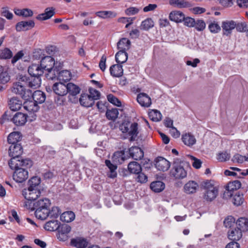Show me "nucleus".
<instances>
[{
	"label": "nucleus",
	"instance_id": "obj_28",
	"mask_svg": "<svg viewBox=\"0 0 248 248\" xmlns=\"http://www.w3.org/2000/svg\"><path fill=\"white\" fill-rule=\"evenodd\" d=\"M199 186L194 181H189L186 183L184 187V191L187 194H192L196 192Z\"/></svg>",
	"mask_w": 248,
	"mask_h": 248
},
{
	"label": "nucleus",
	"instance_id": "obj_2",
	"mask_svg": "<svg viewBox=\"0 0 248 248\" xmlns=\"http://www.w3.org/2000/svg\"><path fill=\"white\" fill-rule=\"evenodd\" d=\"M23 162L19 165H16L15 167H10L15 171L13 175V179L17 183H22L28 178V169L30 168L32 165V162L31 160V165L24 166Z\"/></svg>",
	"mask_w": 248,
	"mask_h": 248
},
{
	"label": "nucleus",
	"instance_id": "obj_26",
	"mask_svg": "<svg viewBox=\"0 0 248 248\" xmlns=\"http://www.w3.org/2000/svg\"><path fill=\"white\" fill-rule=\"evenodd\" d=\"M110 74L113 77H120L123 76L124 70L121 64H113L110 67Z\"/></svg>",
	"mask_w": 248,
	"mask_h": 248
},
{
	"label": "nucleus",
	"instance_id": "obj_49",
	"mask_svg": "<svg viewBox=\"0 0 248 248\" xmlns=\"http://www.w3.org/2000/svg\"><path fill=\"white\" fill-rule=\"evenodd\" d=\"M149 116L154 122L160 121L162 119V114L160 112L156 109H153L149 112Z\"/></svg>",
	"mask_w": 248,
	"mask_h": 248
},
{
	"label": "nucleus",
	"instance_id": "obj_60",
	"mask_svg": "<svg viewBox=\"0 0 248 248\" xmlns=\"http://www.w3.org/2000/svg\"><path fill=\"white\" fill-rule=\"evenodd\" d=\"M210 31L212 33H217L221 30L219 25L215 22L210 23L208 26Z\"/></svg>",
	"mask_w": 248,
	"mask_h": 248
},
{
	"label": "nucleus",
	"instance_id": "obj_30",
	"mask_svg": "<svg viewBox=\"0 0 248 248\" xmlns=\"http://www.w3.org/2000/svg\"><path fill=\"white\" fill-rule=\"evenodd\" d=\"M21 139V135L19 132H13L8 136L7 141L11 145L19 144L18 142Z\"/></svg>",
	"mask_w": 248,
	"mask_h": 248
},
{
	"label": "nucleus",
	"instance_id": "obj_14",
	"mask_svg": "<svg viewBox=\"0 0 248 248\" xmlns=\"http://www.w3.org/2000/svg\"><path fill=\"white\" fill-rule=\"evenodd\" d=\"M40 64L44 72L55 66L54 60L51 56H46L43 58Z\"/></svg>",
	"mask_w": 248,
	"mask_h": 248
},
{
	"label": "nucleus",
	"instance_id": "obj_62",
	"mask_svg": "<svg viewBox=\"0 0 248 248\" xmlns=\"http://www.w3.org/2000/svg\"><path fill=\"white\" fill-rule=\"evenodd\" d=\"M189 158L193 161L192 166L195 169H198L201 168L202 165V161L201 160L197 159L195 157L192 155H188Z\"/></svg>",
	"mask_w": 248,
	"mask_h": 248
},
{
	"label": "nucleus",
	"instance_id": "obj_29",
	"mask_svg": "<svg viewBox=\"0 0 248 248\" xmlns=\"http://www.w3.org/2000/svg\"><path fill=\"white\" fill-rule=\"evenodd\" d=\"M31 97L33 100L38 104L44 103L46 100V96L44 92L40 90H37L35 91L33 93H31Z\"/></svg>",
	"mask_w": 248,
	"mask_h": 248
},
{
	"label": "nucleus",
	"instance_id": "obj_59",
	"mask_svg": "<svg viewBox=\"0 0 248 248\" xmlns=\"http://www.w3.org/2000/svg\"><path fill=\"white\" fill-rule=\"evenodd\" d=\"M107 99L110 103L117 107H120L121 106V101L112 94L108 95Z\"/></svg>",
	"mask_w": 248,
	"mask_h": 248
},
{
	"label": "nucleus",
	"instance_id": "obj_58",
	"mask_svg": "<svg viewBox=\"0 0 248 248\" xmlns=\"http://www.w3.org/2000/svg\"><path fill=\"white\" fill-rule=\"evenodd\" d=\"M205 27V23L203 20L197 19L195 20V24L194 27H195L198 31H202L204 30Z\"/></svg>",
	"mask_w": 248,
	"mask_h": 248
},
{
	"label": "nucleus",
	"instance_id": "obj_23",
	"mask_svg": "<svg viewBox=\"0 0 248 248\" xmlns=\"http://www.w3.org/2000/svg\"><path fill=\"white\" fill-rule=\"evenodd\" d=\"M55 13V8L48 7L45 9L44 13L38 15L36 18L39 20H46L50 18Z\"/></svg>",
	"mask_w": 248,
	"mask_h": 248
},
{
	"label": "nucleus",
	"instance_id": "obj_53",
	"mask_svg": "<svg viewBox=\"0 0 248 248\" xmlns=\"http://www.w3.org/2000/svg\"><path fill=\"white\" fill-rule=\"evenodd\" d=\"M235 25L236 27H235V28H236L237 31L241 32H246V34L248 33V26L246 22H243L241 23H236L235 22Z\"/></svg>",
	"mask_w": 248,
	"mask_h": 248
},
{
	"label": "nucleus",
	"instance_id": "obj_37",
	"mask_svg": "<svg viewBox=\"0 0 248 248\" xmlns=\"http://www.w3.org/2000/svg\"><path fill=\"white\" fill-rule=\"evenodd\" d=\"M41 179L37 176H34L31 178L28 182V188H33L34 189H41L40 185Z\"/></svg>",
	"mask_w": 248,
	"mask_h": 248
},
{
	"label": "nucleus",
	"instance_id": "obj_50",
	"mask_svg": "<svg viewBox=\"0 0 248 248\" xmlns=\"http://www.w3.org/2000/svg\"><path fill=\"white\" fill-rule=\"evenodd\" d=\"M233 203L237 206L241 205L244 201L243 194L240 192H236L233 194Z\"/></svg>",
	"mask_w": 248,
	"mask_h": 248
},
{
	"label": "nucleus",
	"instance_id": "obj_52",
	"mask_svg": "<svg viewBox=\"0 0 248 248\" xmlns=\"http://www.w3.org/2000/svg\"><path fill=\"white\" fill-rule=\"evenodd\" d=\"M12 52L8 48H5L0 51V59H9L12 57Z\"/></svg>",
	"mask_w": 248,
	"mask_h": 248
},
{
	"label": "nucleus",
	"instance_id": "obj_47",
	"mask_svg": "<svg viewBox=\"0 0 248 248\" xmlns=\"http://www.w3.org/2000/svg\"><path fill=\"white\" fill-rule=\"evenodd\" d=\"M154 26V22L152 19L151 18H147L141 22L140 28L142 30L148 31Z\"/></svg>",
	"mask_w": 248,
	"mask_h": 248
},
{
	"label": "nucleus",
	"instance_id": "obj_10",
	"mask_svg": "<svg viewBox=\"0 0 248 248\" xmlns=\"http://www.w3.org/2000/svg\"><path fill=\"white\" fill-rule=\"evenodd\" d=\"M241 186V182L238 180H235L230 182L226 186V191L224 193V196L228 197H232L233 192L240 188Z\"/></svg>",
	"mask_w": 248,
	"mask_h": 248
},
{
	"label": "nucleus",
	"instance_id": "obj_38",
	"mask_svg": "<svg viewBox=\"0 0 248 248\" xmlns=\"http://www.w3.org/2000/svg\"><path fill=\"white\" fill-rule=\"evenodd\" d=\"M57 79L60 82L61 81L66 82L71 79V73L68 70H62L59 68V72L57 73Z\"/></svg>",
	"mask_w": 248,
	"mask_h": 248
},
{
	"label": "nucleus",
	"instance_id": "obj_55",
	"mask_svg": "<svg viewBox=\"0 0 248 248\" xmlns=\"http://www.w3.org/2000/svg\"><path fill=\"white\" fill-rule=\"evenodd\" d=\"M235 218L233 217L229 216L225 219L224 225L225 227L229 228V229L234 227L233 226L235 225Z\"/></svg>",
	"mask_w": 248,
	"mask_h": 248
},
{
	"label": "nucleus",
	"instance_id": "obj_8",
	"mask_svg": "<svg viewBox=\"0 0 248 248\" xmlns=\"http://www.w3.org/2000/svg\"><path fill=\"white\" fill-rule=\"evenodd\" d=\"M41 190L33 188H25L22 190V194L27 200L35 201L40 196Z\"/></svg>",
	"mask_w": 248,
	"mask_h": 248
},
{
	"label": "nucleus",
	"instance_id": "obj_18",
	"mask_svg": "<svg viewBox=\"0 0 248 248\" xmlns=\"http://www.w3.org/2000/svg\"><path fill=\"white\" fill-rule=\"evenodd\" d=\"M137 100L138 103L144 107H149L152 103L151 98L145 93H139L137 96Z\"/></svg>",
	"mask_w": 248,
	"mask_h": 248
},
{
	"label": "nucleus",
	"instance_id": "obj_42",
	"mask_svg": "<svg viewBox=\"0 0 248 248\" xmlns=\"http://www.w3.org/2000/svg\"><path fill=\"white\" fill-rule=\"evenodd\" d=\"M105 164L109 169V173L108 176L111 178H115L117 176V172L116 171L117 166L116 164H112L109 160H105Z\"/></svg>",
	"mask_w": 248,
	"mask_h": 248
},
{
	"label": "nucleus",
	"instance_id": "obj_57",
	"mask_svg": "<svg viewBox=\"0 0 248 248\" xmlns=\"http://www.w3.org/2000/svg\"><path fill=\"white\" fill-rule=\"evenodd\" d=\"M231 157L230 154L227 151H223L221 153H218L217 155V159L221 162L226 161L229 160Z\"/></svg>",
	"mask_w": 248,
	"mask_h": 248
},
{
	"label": "nucleus",
	"instance_id": "obj_44",
	"mask_svg": "<svg viewBox=\"0 0 248 248\" xmlns=\"http://www.w3.org/2000/svg\"><path fill=\"white\" fill-rule=\"evenodd\" d=\"M35 217L41 220H45L49 216V208L36 209L35 211Z\"/></svg>",
	"mask_w": 248,
	"mask_h": 248
},
{
	"label": "nucleus",
	"instance_id": "obj_25",
	"mask_svg": "<svg viewBox=\"0 0 248 248\" xmlns=\"http://www.w3.org/2000/svg\"><path fill=\"white\" fill-rule=\"evenodd\" d=\"M50 201L46 198L41 199L33 203V210L43 209L45 208H49L50 206Z\"/></svg>",
	"mask_w": 248,
	"mask_h": 248
},
{
	"label": "nucleus",
	"instance_id": "obj_15",
	"mask_svg": "<svg viewBox=\"0 0 248 248\" xmlns=\"http://www.w3.org/2000/svg\"><path fill=\"white\" fill-rule=\"evenodd\" d=\"M35 26L33 20L22 21L16 23V31L18 32L29 30Z\"/></svg>",
	"mask_w": 248,
	"mask_h": 248
},
{
	"label": "nucleus",
	"instance_id": "obj_16",
	"mask_svg": "<svg viewBox=\"0 0 248 248\" xmlns=\"http://www.w3.org/2000/svg\"><path fill=\"white\" fill-rule=\"evenodd\" d=\"M66 85L62 82H56L52 86L54 93L59 96H64L67 93Z\"/></svg>",
	"mask_w": 248,
	"mask_h": 248
},
{
	"label": "nucleus",
	"instance_id": "obj_17",
	"mask_svg": "<svg viewBox=\"0 0 248 248\" xmlns=\"http://www.w3.org/2000/svg\"><path fill=\"white\" fill-rule=\"evenodd\" d=\"M28 73L30 76L40 77L44 73L40 64L33 63L28 67Z\"/></svg>",
	"mask_w": 248,
	"mask_h": 248
},
{
	"label": "nucleus",
	"instance_id": "obj_3",
	"mask_svg": "<svg viewBox=\"0 0 248 248\" xmlns=\"http://www.w3.org/2000/svg\"><path fill=\"white\" fill-rule=\"evenodd\" d=\"M204 192L203 199L208 202L213 201L218 194V189L210 182L206 181L202 185Z\"/></svg>",
	"mask_w": 248,
	"mask_h": 248
},
{
	"label": "nucleus",
	"instance_id": "obj_39",
	"mask_svg": "<svg viewBox=\"0 0 248 248\" xmlns=\"http://www.w3.org/2000/svg\"><path fill=\"white\" fill-rule=\"evenodd\" d=\"M182 140L184 143L188 146L194 145L196 141L194 136L190 133H186L182 136Z\"/></svg>",
	"mask_w": 248,
	"mask_h": 248
},
{
	"label": "nucleus",
	"instance_id": "obj_12",
	"mask_svg": "<svg viewBox=\"0 0 248 248\" xmlns=\"http://www.w3.org/2000/svg\"><path fill=\"white\" fill-rule=\"evenodd\" d=\"M229 239L232 241H239L242 237V232L236 226L229 229L227 232Z\"/></svg>",
	"mask_w": 248,
	"mask_h": 248
},
{
	"label": "nucleus",
	"instance_id": "obj_4",
	"mask_svg": "<svg viewBox=\"0 0 248 248\" xmlns=\"http://www.w3.org/2000/svg\"><path fill=\"white\" fill-rule=\"evenodd\" d=\"M138 125V124L136 123L132 124L130 122L124 123L120 126V128L122 132L128 133L130 136L129 140L133 141L136 140L139 133Z\"/></svg>",
	"mask_w": 248,
	"mask_h": 248
},
{
	"label": "nucleus",
	"instance_id": "obj_21",
	"mask_svg": "<svg viewBox=\"0 0 248 248\" xmlns=\"http://www.w3.org/2000/svg\"><path fill=\"white\" fill-rule=\"evenodd\" d=\"M130 156L135 160H140L144 156V153L140 147L134 146L129 149Z\"/></svg>",
	"mask_w": 248,
	"mask_h": 248
},
{
	"label": "nucleus",
	"instance_id": "obj_9",
	"mask_svg": "<svg viewBox=\"0 0 248 248\" xmlns=\"http://www.w3.org/2000/svg\"><path fill=\"white\" fill-rule=\"evenodd\" d=\"M58 230L57 238L60 241L64 242L68 239V234L70 232L71 228L69 225L63 224L60 226Z\"/></svg>",
	"mask_w": 248,
	"mask_h": 248
},
{
	"label": "nucleus",
	"instance_id": "obj_7",
	"mask_svg": "<svg viewBox=\"0 0 248 248\" xmlns=\"http://www.w3.org/2000/svg\"><path fill=\"white\" fill-rule=\"evenodd\" d=\"M20 80L24 82L28 87L34 89L39 88L41 84V79L39 77L23 76L20 78Z\"/></svg>",
	"mask_w": 248,
	"mask_h": 248
},
{
	"label": "nucleus",
	"instance_id": "obj_36",
	"mask_svg": "<svg viewBox=\"0 0 248 248\" xmlns=\"http://www.w3.org/2000/svg\"><path fill=\"white\" fill-rule=\"evenodd\" d=\"M184 14L180 11H174L170 12L169 18L170 20L175 22H181L184 19Z\"/></svg>",
	"mask_w": 248,
	"mask_h": 248
},
{
	"label": "nucleus",
	"instance_id": "obj_33",
	"mask_svg": "<svg viewBox=\"0 0 248 248\" xmlns=\"http://www.w3.org/2000/svg\"><path fill=\"white\" fill-rule=\"evenodd\" d=\"M126 159L124 151H120L114 153L112 160L114 163L117 164H122Z\"/></svg>",
	"mask_w": 248,
	"mask_h": 248
},
{
	"label": "nucleus",
	"instance_id": "obj_41",
	"mask_svg": "<svg viewBox=\"0 0 248 248\" xmlns=\"http://www.w3.org/2000/svg\"><path fill=\"white\" fill-rule=\"evenodd\" d=\"M66 88L67 93H68L72 96L77 95L80 91V89L78 86L71 82L66 84Z\"/></svg>",
	"mask_w": 248,
	"mask_h": 248
},
{
	"label": "nucleus",
	"instance_id": "obj_64",
	"mask_svg": "<svg viewBox=\"0 0 248 248\" xmlns=\"http://www.w3.org/2000/svg\"><path fill=\"white\" fill-rule=\"evenodd\" d=\"M89 95L93 99H94V100H97L99 98L100 93L97 90L93 88H90L89 89Z\"/></svg>",
	"mask_w": 248,
	"mask_h": 248
},
{
	"label": "nucleus",
	"instance_id": "obj_24",
	"mask_svg": "<svg viewBox=\"0 0 248 248\" xmlns=\"http://www.w3.org/2000/svg\"><path fill=\"white\" fill-rule=\"evenodd\" d=\"M26 101L23 104L24 108L29 112H37L39 108L38 104L34 101L25 100Z\"/></svg>",
	"mask_w": 248,
	"mask_h": 248
},
{
	"label": "nucleus",
	"instance_id": "obj_56",
	"mask_svg": "<svg viewBox=\"0 0 248 248\" xmlns=\"http://www.w3.org/2000/svg\"><path fill=\"white\" fill-rule=\"evenodd\" d=\"M96 15L101 18H108L115 17L116 13L111 11H100L96 13Z\"/></svg>",
	"mask_w": 248,
	"mask_h": 248
},
{
	"label": "nucleus",
	"instance_id": "obj_5",
	"mask_svg": "<svg viewBox=\"0 0 248 248\" xmlns=\"http://www.w3.org/2000/svg\"><path fill=\"white\" fill-rule=\"evenodd\" d=\"M182 163L177 159L173 163L170 174L175 179H182L187 176V171L184 169Z\"/></svg>",
	"mask_w": 248,
	"mask_h": 248
},
{
	"label": "nucleus",
	"instance_id": "obj_32",
	"mask_svg": "<svg viewBox=\"0 0 248 248\" xmlns=\"http://www.w3.org/2000/svg\"><path fill=\"white\" fill-rule=\"evenodd\" d=\"M235 225L242 232H247L248 231V219L240 217L237 220Z\"/></svg>",
	"mask_w": 248,
	"mask_h": 248
},
{
	"label": "nucleus",
	"instance_id": "obj_22",
	"mask_svg": "<svg viewBox=\"0 0 248 248\" xmlns=\"http://www.w3.org/2000/svg\"><path fill=\"white\" fill-rule=\"evenodd\" d=\"M27 116L21 112H16L14 116L12 121L16 125H23L27 122Z\"/></svg>",
	"mask_w": 248,
	"mask_h": 248
},
{
	"label": "nucleus",
	"instance_id": "obj_43",
	"mask_svg": "<svg viewBox=\"0 0 248 248\" xmlns=\"http://www.w3.org/2000/svg\"><path fill=\"white\" fill-rule=\"evenodd\" d=\"M165 184L162 181H157L152 182L150 185L151 189L155 192L158 193L165 188Z\"/></svg>",
	"mask_w": 248,
	"mask_h": 248
},
{
	"label": "nucleus",
	"instance_id": "obj_40",
	"mask_svg": "<svg viewBox=\"0 0 248 248\" xmlns=\"http://www.w3.org/2000/svg\"><path fill=\"white\" fill-rule=\"evenodd\" d=\"M128 171L131 173L138 174L141 171V165L136 161H132L128 165Z\"/></svg>",
	"mask_w": 248,
	"mask_h": 248
},
{
	"label": "nucleus",
	"instance_id": "obj_51",
	"mask_svg": "<svg viewBox=\"0 0 248 248\" xmlns=\"http://www.w3.org/2000/svg\"><path fill=\"white\" fill-rule=\"evenodd\" d=\"M119 112L117 108H112L111 110H108L106 115L108 120L114 121L117 117Z\"/></svg>",
	"mask_w": 248,
	"mask_h": 248
},
{
	"label": "nucleus",
	"instance_id": "obj_6",
	"mask_svg": "<svg viewBox=\"0 0 248 248\" xmlns=\"http://www.w3.org/2000/svg\"><path fill=\"white\" fill-rule=\"evenodd\" d=\"M12 92L20 95L24 100L31 99V91L29 89H26L24 86L19 82L14 84L12 88Z\"/></svg>",
	"mask_w": 248,
	"mask_h": 248
},
{
	"label": "nucleus",
	"instance_id": "obj_48",
	"mask_svg": "<svg viewBox=\"0 0 248 248\" xmlns=\"http://www.w3.org/2000/svg\"><path fill=\"white\" fill-rule=\"evenodd\" d=\"M46 71H47V73L46 74V77L47 79L51 80H54L56 78L57 79V73L59 72V68L56 66L50 70H46Z\"/></svg>",
	"mask_w": 248,
	"mask_h": 248
},
{
	"label": "nucleus",
	"instance_id": "obj_31",
	"mask_svg": "<svg viewBox=\"0 0 248 248\" xmlns=\"http://www.w3.org/2000/svg\"><path fill=\"white\" fill-rule=\"evenodd\" d=\"M60 226V222L57 220L49 221L46 223L44 228L48 231L53 232L57 230Z\"/></svg>",
	"mask_w": 248,
	"mask_h": 248
},
{
	"label": "nucleus",
	"instance_id": "obj_20",
	"mask_svg": "<svg viewBox=\"0 0 248 248\" xmlns=\"http://www.w3.org/2000/svg\"><path fill=\"white\" fill-rule=\"evenodd\" d=\"M8 105L12 110L15 111L21 108L22 102L17 97L14 96L9 100Z\"/></svg>",
	"mask_w": 248,
	"mask_h": 248
},
{
	"label": "nucleus",
	"instance_id": "obj_11",
	"mask_svg": "<svg viewBox=\"0 0 248 248\" xmlns=\"http://www.w3.org/2000/svg\"><path fill=\"white\" fill-rule=\"evenodd\" d=\"M170 162L163 157L159 156L155 160V168L159 170L167 171L170 168Z\"/></svg>",
	"mask_w": 248,
	"mask_h": 248
},
{
	"label": "nucleus",
	"instance_id": "obj_1",
	"mask_svg": "<svg viewBox=\"0 0 248 248\" xmlns=\"http://www.w3.org/2000/svg\"><path fill=\"white\" fill-rule=\"evenodd\" d=\"M23 152L20 144L11 145L9 149V155L12 158L8 162L9 167H15L16 165H20L23 162L24 166L31 165V160L28 158L23 159L20 155Z\"/></svg>",
	"mask_w": 248,
	"mask_h": 248
},
{
	"label": "nucleus",
	"instance_id": "obj_13",
	"mask_svg": "<svg viewBox=\"0 0 248 248\" xmlns=\"http://www.w3.org/2000/svg\"><path fill=\"white\" fill-rule=\"evenodd\" d=\"M223 34L229 36L232 34V30L236 27L235 22L233 20H226L223 21L221 25Z\"/></svg>",
	"mask_w": 248,
	"mask_h": 248
},
{
	"label": "nucleus",
	"instance_id": "obj_61",
	"mask_svg": "<svg viewBox=\"0 0 248 248\" xmlns=\"http://www.w3.org/2000/svg\"><path fill=\"white\" fill-rule=\"evenodd\" d=\"M60 213V210L57 207H53L51 210H49V216L50 218H56Z\"/></svg>",
	"mask_w": 248,
	"mask_h": 248
},
{
	"label": "nucleus",
	"instance_id": "obj_45",
	"mask_svg": "<svg viewBox=\"0 0 248 248\" xmlns=\"http://www.w3.org/2000/svg\"><path fill=\"white\" fill-rule=\"evenodd\" d=\"M128 54L126 51H119L115 55V60L118 63L122 64L126 62Z\"/></svg>",
	"mask_w": 248,
	"mask_h": 248
},
{
	"label": "nucleus",
	"instance_id": "obj_19",
	"mask_svg": "<svg viewBox=\"0 0 248 248\" xmlns=\"http://www.w3.org/2000/svg\"><path fill=\"white\" fill-rule=\"evenodd\" d=\"M71 246L77 248H85L88 244V242L85 238L77 237L71 240Z\"/></svg>",
	"mask_w": 248,
	"mask_h": 248
},
{
	"label": "nucleus",
	"instance_id": "obj_27",
	"mask_svg": "<svg viewBox=\"0 0 248 248\" xmlns=\"http://www.w3.org/2000/svg\"><path fill=\"white\" fill-rule=\"evenodd\" d=\"M80 104L85 107L89 108L92 107L94 103V100L90 95L83 94L81 95L79 98Z\"/></svg>",
	"mask_w": 248,
	"mask_h": 248
},
{
	"label": "nucleus",
	"instance_id": "obj_35",
	"mask_svg": "<svg viewBox=\"0 0 248 248\" xmlns=\"http://www.w3.org/2000/svg\"><path fill=\"white\" fill-rule=\"evenodd\" d=\"M131 42L126 38H123L117 43V47L119 51H124L129 49L130 47Z\"/></svg>",
	"mask_w": 248,
	"mask_h": 248
},
{
	"label": "nucleus",
	"instance_id": "obj_34",
	"mask_svg": "<svg viewBox=\"0 0 248 248\" xmlns=\"http://www.w3.org/2000/svg\"><path fill=\"white\" fill-rule=\"evenodd\" d=\"M14 12L16 15L26 18L32 16L33 14V11L28 8H23L22 9L15 8Z\"/></svg>",
	"mask_w": 248,
	"mask_h": 248
},
{
	"label": "nucleus",
	"instance_id": "obj_54",
	"mask_svg": "<svg viewBox=\"0 0 248 248\" xmlns=\"http://www.w3.org/2000/svg\"><path fill=\"white\" fill-rule=\"evenodd\" d=\"M0 15L8 20H11L13 17V14L10 12L8 7H3L1 8Z\"/></svg>",
	"mask_w": 248,
	"mask_h": 248
},
{
	"label": "nucleus",
	"instance_id": "obj_63",
	"mask_svg": "<svg viewBox=\"0 0 248 248\" xmlns=\"http://www.w3.org/2000/svg\"><path fill=\"white\" fill-rule=\"evenodd\" d=\"M183 21L184 22V25L188 27H194L195 24V20L194 18L189 17H184V19Z\"/></svg>",
	"mask_w": 248,
	"mask_h": 248
},
{
	"label": "nucleus",
	"instance_id": "obj_46",
	"mask_svg": "<svg viewBox=\"0 0 248 248\" xmlns=\"http://www.w3.org/2000/svg\"><path fill=\"white\" fill-rule=\"evenodd\" d=\"M75 215L72 211H67L63 213L60 216L61 220L66 222H70L74 220Z\"/></svg>",
	"mask_w": 248,
	"mask_h": 248
}]
</instances>
